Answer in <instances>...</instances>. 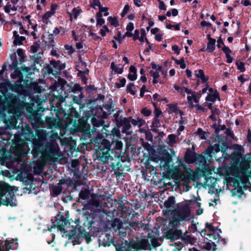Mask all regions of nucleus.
Here are the masks:
<instances>
[{
	"label": "nucleus",
	"instance_id": "nucleus-1",
	"mask_svg": "<svg viewBox=\"0 0 251 251\" xmlns=\"http://www.w3.org/2000/svg\"><path fill=\"white\" fill-rule=\"evenodd\" d=\"M90 142L96 147V159L99 163L109 164L117 178L124 176L125 166L122 163L125 161L118 151L123 148L122 142L118 139L110 141L99 132L97 133L96 137L90 139Z\"/></svg>",
	"mask_w": 251,
	"mask_h": 251
},
{
	"label": "nucleus",
	"instance_id": "nucleus-2",
	"mask_svg": "<svg viewBox=\"0 0 251 251\" xmlns=\"http://www.w3.org/2000/svg\"><path fill=\"white\" fill-rule=\"evenodd\" d=\"M59 137L57 132L53 133L47 137L46 131L41 130L37 134V138L32 139L31 153L33 158H42L43 159L54 161L59 156L60 148L57 142Z\"/></svg>",
	"mask_w": 251,
	"mask_h": 251
},
{
	"label": "nucleus",
	"instance_id": "nucleus-3",
	"mask_svg": "<svg viewBox=\"0 0 251 251\" xmlns=\"http://www.w3.org/2000/svg\"><path fill=\"white\" fill-rule=\"evenodd\" d=\"M7 109L8 113L12 115L10 119L5 120L6 123H9L10 126H16L17 119L24 113L25 110H26L27 113V118L31 122L32 126H35L36 124H48L46 120L44 121L41 118V114L34 110L33 102L25 103L23 105L21 103H17L15 101H11L8 104Z\"/></svg>",
	"mask_w": 251,
	"mask_h": 251
},
{
	"label": "nucleus",
	"instance_id": "nucleus-4",
	"mask_svg": "<svg viewBox=\"0 0 251 251\" xmlns=\"http://www.w3.org/2000/svg\"><path fill=\"white\" fill-rule=\"evenodd\" d=\"M79 121V115L73 107L70 108L69 114L60 110L56 113L55 118L47 117L46 119L48 126H80Z\"/></svg>",
	"mask_w": 251,
	"mask_h": 251
},
{
	"label": "nucleus",
	"instance_id": "nucleus-5",
	"mask_svg": "<svg viewBox=\"0 0 251 251\" xmlns=\"http://www.w3.org/2000/svg\"><path fill=\"white\" fill-rule=\"evenodd\" d=\"M151 244L148 239H141L138 242L126 240L121 244L115 245L116 251H142V250H151L160 245L158 239L153 238L151 239Z\"/></svg>",
	"mask_w": 251,
	"mask_h": 251
},
{
	"label": "nucleus",
	"instance_id": "nucleus-6",
	"mask_svg": "<svg viewBox=\"0 0 251 251\" xmlns=\"http://www.w3.org/2000/svg\"><path fill=\"white\" fill-rule=\"evenodd\" d=\"M15 207L18 205L14 187L5 182H0V206Z\"/></svg>",
	"mask_w": 251,
	"mask_h": 251
},
{
	"label": "nucleus",
	"instance_id": "nucleus-7",
	"mask_svg": "<svg viewBox=\"0 0 251 251\" xmlns=\"http://www.w3.org/2000/svg\"><path fill=\"white\" fill-rule=\"evenodd\" d=\"M171 215L172 217L169 225L172 227H175L180 222L190 220L191 210L188 205H183L177 209L172 210Z\"/></svg>",
	"mask_w": 251,
	"mask_h": 251
},
{
	"label": "nucleus",
	"instance_id": "nucleus-8",
	"mask_svg": "<svg viewBox=\"0 0 251 251\" xmlns=\"http://www.w3.org/2000/svg\"><path fill=\"white\" fill-rule=\"evenodd\" d=\"M73 229L69 230V233L66 236L68 237L69 240H72L73 245H80L81 243L80 240L81 237L85 239L87 244H89L91 242V236L85 229H81L80 227L77 228V225L73 226Z\"/></svg>",
	"mask_w": 251,
	"mask_h": 251
},
{
	"label": "nucleus",
	"instance_id": "nucleus-9",
	"mask_svg": "<svg viewBox=\"0 0 251 251\" xmlns=\"http://www.w3.org/2000/svg\"><path fill=\"white\" fill-rule=\"evenodd\" d=\"M12 151L17 157H24L27 153L28 146L25 141L20 134H15L14 139L12 140Z\"/></svg>",
	"mask_w": 251,
	"mask_h": 251
},
{
	"label": "nucleus",
	"instance_id": "nucleus-10",
	"mask_svg": "<svg viewBox=\"0 0 251 251\" xmlns=\"http://www.w3.org/2000/svg\"><path fill=\"white\" fill-rule=\"evenodd\" d=\"M217 138L218 143L214 144L213 146H210L205 151V154L210 158L212 157L213 154L219 152L220 151H221L223 154H226L227 149L229 148L225 136L220 138L219 135H217Z\"/></svg>",
	"mask_w": 251,
	"mask_h": 251
},
{
	"label": "nucleus",
	"instance_id": "nucleus-11",
	"mask_svg": "<svg viewBox=\"0 0 251 251\" xmlns=\"http://www.w3.org/2000/svg\"><path fill=\"white\" fill-rule=\"evenodd\" d=\"M174 170L179 174V176L181 180L188 183L192 179V171L191 169L187 167L186 165L183 161L180 160L178 165L174 167Z\"/></svg>",
	"mask_w": 251,
	"mask_h": 251
},
{
	"label": "nucleus",
	"instance_id": "nucleus-12",
	"mask_svg": "<svg viewBox=\"0 0 251 251\" xmlns=\"http://www.w3.org/2000/svg\"><path fill=\"white\" fill-rule=\"evenodd\" d=\"M156 159L160 160L161 165L165 169H169L170 167V163L172 161V155L169 153L168 150L165 147L160 148L157 152Z\"/></svg>",
	"mask_w": 251,
	"mask_h": 251
},
{
	"label": "nucleus",
	"instance_id": "nucleus-13",
	"mask_svg": "<svg viewBox=\"0 0 251 251\" xmlns=\"http://www.w3.org/2000/svg\"><path fill=\"white\" fill-rule=\"evenodd\" d=\"M114 204H115L117 210L119 211L118 216L125 219L124 221H126V219L128 220L129 218L133 217L131 209L129 207L125 206L123 201L115 199L114 201Z\"/></svg>",
	"mask_w": 251,
	"mask_h": 251
},
{
	"label": "nucleus",
	"instance_id": "nucleus-14",
	"mask_svg": "<svg viewBox=\"0 0 251 251\" xmlns=\"http://www.w3.org/2000/svg\"><path fill=\"white\" fill-rule=\"evenodd\" d=\"M117 114L115 115V119L117 123L120 122L121 126H143L145 124V121L141 119L137 118V120L133 119L131 117L128 118H122L120 119L116 116Z\"/></svg>",
	"mask_w": 251,
	"mask_h": 251
},
{
	"label": "nucleus",
	"instance_id": "nucleus-15",
	"mask_svg": "<svg viewBox=\"0 0 251 251\" xmlns=\"http://www.w3.org/2000/svg\"><path fill=\"white\" fill-rule=\"evenodd\" d=\"M56 224L54 226H56L57 229L61 232H64V233L67 232L68 231L65 230L64 227L68 224L70 225L71 222L69 220H67L64 216L61 214L60 213H58L55 217Z\"/></svg>",
	"mask_w": 251,
	"mask_h": 251
},
{
	"label": "nucleus",
	"instance_id": "nucleus-16",
	"mask_svg": "<svg viewBox=\"0 0 251 251\" xmlns=\"http://www.w3.org/2000/svg\"><path fill=\"white\" fill-rule=\"evenodd\" d=\"M70 126H0L1 128L5 129H26L30 131L32 129H37L39 128H47V129H68Z\"/></svg>",
	"mask_w": 251,
	"mask_h": 251
},
{
	"label": "nucleus",
	"instance_id": "nucleus-17",
	"mask_svg": "<svg viewBox=\"0 0 251 251\" xmlns=\"http://www.w3.org/2000/svg\"><path fill=\"white\" fill-rule=\"evenodd\" d=\"M251 167V161H245L240 163L239 167L237 169V176H246L249 174V170Z\"/></svg>",
	"mask_w": 251,
	"mask_h": 251
},
{
	"label": "nucleus",
	"instance_id": "nucleus-18",
	"mask_svg": "<svg viewBox=\"0 0 251 251\" xmlns=\"http://www.w3.org/2000/svg\"><path fill=\"white\" fill-rule=\"evenodd\" d=\"M74 128L78 129L82 132V135L84 138L88 137L91 138L92 135L95 134L96 133V126H92V128H91V126H73ZM99 127V126H96Z\"/></svg>",
	"mask_w": 251,
	"mask_h": 251
},
{
	"label": "nucleus",
	"instance_id": "nucleus-19",
	"mask_svg": "<svg viewBox=\"0 0 251 251\" xmlns=\"http://www.w3.org/2000/svg\"><path fill=\"white\" fill-rule=\"evenodd\" d=\"M176 227H172V228L169 229L167 232V238L170 239L172 241L182 237L181 230L177 229Z\"/></svg>",
	"mask_w": 251,
	"mask_h": 251
},
{
	"label": "nucleus",
	"instance_id": "nucleus-20",
	"mask_svg": "<svg viewBox=\"0 0 251 251\" xmlns=\"http://www.w3.org/2000/svg\"><path fill=\"white\" fill-rule=\"evenodd\" d=\"M77 67L78 68L77 75L81 77L82 80L85 82L86 81L85 75L89 73V70L86 68V63L81 61L77 65Z\"/></svg>",
	"mask_w": 251,
	"mask_h": 251
},
{
	"label": "nucleus",
	"instance_id": "nucleus-21",
	"mask_svg": "<svg viewBox=\"0 0 251 251\" xmlns=\"http://www.w3.org/2000/svg\"><path fill=\"white\" fill-rule=\"evenodd\" d=\"M200 155L196 153L195 151L188 149L185 153L184 158L187 163H193L198 159V156Z\"/></svg>",
	"mask_w": 251,
	"mask_h": 251
},
{
	"label": "nucleus",
	"instance_id": "nucleus-22",
	"mask_svg": "<svg viewBox=\"0 0 251 251\" xmlns=\"http://www.w3.org/2000/svg\"><path fill=\"white\" fill-rule=\"evenodd\" d=\"M175 202V198L173 196L169 197L168 199L165 201L164 205L167 209L163 211L164 214H171V211L172 210H171L170 208L174 207Z\"/></svg>",
	"mask_w": 251,
	"mask_h": 251
},
{
	"label": "nucleus",
	"instance_id": "nucleus-23",
	"mask_svg": "<svg viewBox=\"0 0 251 251\" xmlns=\"http://www.w3.org/2000/svg\"><path fill=\"white\" fill-rule=\"evenodd\" d=\"M233 182V186H235L236 184V187L234 189L231 190V193L232 194V196L234 197L236 195V193L239 194L238 197L239 198H241L242 196L244 194V190L242 188V187L240 185V182L237 179H234Z\"/></svg>",
	"mask_w": 251,
	"mask_h": 251
},
{
	"label": "nucleus",
	"instance_id": "nucleus-24",
	"mask_svg": "<svg viewBox=\"0 0 251 251\" xmlns=\"http://www.w3.org/2000/svg\"><path fill=\"white\" fill-rule=\"evenodd\" d=\"M153 104L155 108L153 111V114H154V120L152 122V125H160V123L159 119L162 116V115H163L162 112L159 108H158L156 107V104L155 103H153Z\"/></svg>",
	"mask_w": 251,
	"mask_h": 251
},
{
	"label": "nucleus",
	"instance_id": "nucleus-25",
	"mask_svg": "<svg viewBox=\"0 0 251 251\" xmlns=\"http://www.w3.org/2000/svg\"><path fill=\"white\" fill-rule=\"evenodd\" d=\"M238 178L237 180L239 181V182H241L243 185L244 187L246 188H249L250 192H251V183L249 181V179L250 177L246 176H236Z\"/></svg>",
	"mask_w": 251,
	"mask_h": 251
},
{
	"label": "nucleus",
	"instance_id": "nucleus-26",
	"mask_svg": "<svg viewBox=\"0 0 251 251\" xmlns=\"http://www.w3.org/2000/svg\"><path fill=\"white\" fill-rule=\"evenodd\" d=\"M13 37L14 38V44L16 45H22L23 42L25 40V38L23 36H20L17 31L13 32Z\"/></svg>",
	"mask_w": 251,
	"mask_h": 251
},
{
	"label": "nucleus",
	"instance_id": "nucleus-27",
	"mask_svg": "<svg viewBox=\"0 0 251 251\" xmlns=\"http://www.w3.org/2000/svg\"><path fill=\"white\" fill-rule=\"evenodd\" d=\"M111 226L114 229L120 230L123 226V223L120 219L115 218L113 220Z\"/></svg>",
	"mask_w": 251,
	"mask_h": 251
},
{
	"label": "nucleus",
	"instance_id": "nucleus-28",
	"mask_svg": "<svg viewBox=\"0 0 251 251\" xmlns=\"http://www.w3.org/2000/svg\"><path fill=\"white\" fill-rule=\"evenodd\" d=\"M208 43L207 44V46L206 48V50L211 52H213L215 50V44L216 43V40L214 39H212L210 37V35H208Z\"/></svg>",
	"mask_w": 251,
	"mask_h": 251
},
{
	"label": "nucleus",
	"instance_id": "nucleus-29",
	"mask_svg": "<svg viewBox=\"0 0 251 251\" xmlns=\"http://www.w3.org/2000/svg\"><path fill=\"white\" fill-rule=\"evenodd\" d=\"M70 141L67 147L68 151L71 152L75 151L76 152L79 151V148L78 147L76 148V140L72 138Z\"/></svg>",
	"mask_w": 251,
	"mask_h": 251
},
{
	"label": "nucleus",
	"instance_id": "nucleus-30",
	"mask_svg": "<svg viewBox=\"0 0 251 251\" xmlns=\"http://www.w3.org/2000/svg\"><path fill=\"white\" fill-rule=\"evenodd\" d=\"M200 97L198 96L195 92L191 93L190 95L187 96V100L192 107H194L192 103V100L195 102L198 103L199 101Z\"/></svg>",
	"mask_w": 251,
	"mask_h": 251
},
{
	"label": "nucleus",
	"instance_id": "nucleus-31",
	"mask_svg": "<svg viewBox=\"0 0 251 251\" xmlns=\"http://www.w3.org/2000/svg\"><path fill=\"white\" fill-rule=\"evenodd\" d=\"M105 237L102 240V245L104 247H108L114 242V239L107 233L105 234Z\"/></svg>",
	"mask_w": 251,
	"mask_h": 251
},
{
	"label": "nucleus",
	"instance_id": "nucleus-32",
	"mask_svg": "<svg viewBox=\"0 0 251 251\" xmlns=\"http://www.w3.org/2000/svg\"><path fill=\"white\" fill-rule=\"evenodd\" d=\"M70 100H71L70 102V104H72V102L79 104V100L78 98L77 97L74 95H71L70 96L66 97L62 102L66 103L67 101L69 102Z\"/></svg>",
	"mask_w": 251,
	"mask_h": 251
},
{
	"label": "nucleus",
	"instance_id": "nucleus-33",
	"mask_svg": "<svg viewBox=\"0 0 251 251\" xmlns=\"http://www.w3.org/2000/svg\"><path fill=\"white\" fill-rule=\"evenodd\" d=\"M4 11L9 13L11 11H16L18 10V7L15 5H12L10 2H8L6 4V5L4 7Z\"/></svg>",
	"mask_w": 251,
	"mask_h": 251
},
{
	"label": "nucleus",
	"instance_id": "nucleus-34",
	"mask_svg": "<svg viewBox=\"0 0 251 251\" xmlns=\"http://www.w3.org/2000/svg\"><path fill=\"white\" fill-rule=\"evenodd\" d=\"M162 71H154L151 70L150 72V75L153 77V79L152 80V83L155 84L157 83L158 80L157 78L159 77L160 75L159 73Z\"/></svg>",
	"mask_w": 251,
	"mask_h": 251
},
{
	"label": "nucleus",
	"instance_id": "nucleus-35",
	"mask_svg": "<svg viewBox=\"0 0 251 251\" xmlns=\"http://www.w3.org/2000/svg\"><path fill=\"white\" fill-rule=\"evenodd\" d=\"M195 73L196 76L203 82H206L208 80V77H206L204 75L203 71L202 70L200 69L198 71H195Z\"/></svg>",
	"mask_w": 251,
	"mask_h": 251
},
{
	"label": "nucleus",
	"instance_id": "nucleus-36",
	"mask_svg": "<svg viewBox=\"0 0 251 251\" xmlns=\"http://www.w3.org/2000/svg\"><path fill=\"white\" fill-rule=\"evenodd\" d=\"M92 124L93 126H105L104 124V122L102 121V120L98 117V119L95 117H93L92 119Z\"/></svg>",
	"mask_w": 251,
	"mask_h": 251
},
{
	"label": "nucleus",
	"instance_id": "nucleus-37",
	"mask_svg": "<svg viewBox=\"0 0 251 251\" xmlns=\"http://www.w3.org/2000/svg\"><path fill=\"white\" fill-rule=\"evenodd\" d=\"M90 192L87 189L82 190L79 194V198L83 200H85L89 198Z\"/></svg>",
	"mask_w": 251,
	"mask_h": 251
},
{
	"label": "nucleus",
	"instance_id": "nucleus-38",
	"mask_svg": "<svg viewBox=\"0 0 251 251\" xmlns=\"http://www.w3.org/2000/svg\"><path fill=\"white\" fill-rule=\"evenodd\" d=\"M218 97V94L217 93H214L212 94H209L206 97L205 100L207 101H211L214 102L215 101H216Z\"/></svg>",
	"mask_w": 251,
	"mask_h": 251
},
{
	"label": "nucleus",
	"instance_id": "nucleus-39",
	"mask_svg": "<svg viewBox=\"0 0 251 251\" xmlns=\"http://www.w3.org/2000/svg\"><path fill=\"white\" fill-rule=\"evenodd\" d=\"M82 12V10L79 7H75L73 9V13H69L70 18L72 19V15L74 16L75 19H76L78 16L80 14V13Z\"/></svg>",
	"mask_w": 251,
	"mask_h": 251
},
{
	"label": "nucleus",
	"instance_id": "nucleus-40",
	"mask_svg": "<svg viewBox=\"0 0 251 251\" xmlns=\"http://www.w3.org/2000/svg\"><path fill=\"white\" fill-rule=\"evenodd\" d=\"M233 152L242 155L243 153L244 152V149L241 145H235Z\"/></svg>",
	"mask_w": 251,
	"mask_h": 251
},
{
	"label": "nucleus",
	"instance_id": "nucleus-41",
	"mask_svg": "<svg viewBox=\"0 0 251 251\" xmlns=\"http://www.w3.org/2000/svg\"><path fill=\"white\" fill-rule=\"evenodd\" d=\"M62 189H63V188H62V186H59V185L54 186L52 188V191L53 194L54 195L58 196L61 194V193L62 191Z\"/></svg>",
	"mask_w": 251,
	"mask_h": 251
},
{
	"label": "nucleus",
	"instance_id": "nucleus-42",
	"mask_svg": "<svg viewBox=\"0 0 251 251\" xmlns=\"http://www.w3.org/2000/svg\"><path fill=\"white\" fill-rule=\"evenodd\" d=\"M241 157V155L234 152H232L230 155V159L236 163L239 162Z\"/></svg>",
	"mask_w": 251,
	"mask_h": 251
},
{
	"label": "nucleus",
	"instance_id": "nucleus-43",
	"mask_svg": "<svg viewBox=\"0 0 251 251\" xmlns=\"http://www.w3.org/2000/svg\"><path fill=\"white\" fill-rule=\"evenodd\" d=\"M101 110L103 111L104 113H107V114H109L111 113V112L113 111V107H112L111 105L106 104L104 105L103 107L101 108Z\"/></svg>",
	"mask_w": 251,
	"mask_h": 251
},
{
	"label": "nucleus",
	"instance_id": "nucleus-44",
	"mask_svg": "<svg viewBox=\"0 0 251 251\" xmlns=\"http://www.w3.org/2000/svg\"><path fill=\"white\" fill-rule=\"evenodd\" d=\"M146 168L147 171H149V173L151 174V175L155 174L156 170L155 168L152 165H151L150 163H147L146 164Z\"/></svg>",
	"mask_w": 251,
	"mask_h": 251
},
{
	"label": "nucleus",
	"instance_id": "nucleus-45",
	"mask_svg": "<svg viewBox=\"0 0 251 251\" xmlns=\"http://www.w3.org/2000/svg\"><path fill=\"white\" fill-rule=\"evenodd\" d=\"M51 64L53 65L56 70L60 71L64 68V66L63 65L60 64V61H52L51 62Z\"/></svg>",
	"mask_w": 251,
	"mask_h": 251
},
{
	"label": "nucleus",
	"instance_id": "nucleus-46",
	"mask_svg": "<svg viewBox=\"0 0 251 251\" xmlns=\"http://www.w3.org/2000/svg\"><path fill=\"white\" fill-rule=\"evenodd\" d=\"M102 17V14H100V13H97L96 14V19L97 21V25H103L105 21L103 19L101 18Z\"/></svg>",
	"mask_w": 251,
	"mask_h": 251
},
{
	"label": "nucleus",
	"instance_id": "nucleus-47",
	"mask_svg": "<svg viewBox=\"0 0 251 251\" xmlns=\"http://www.w3.org/2000/svg\"><path fill=\"white\" fill-rule=\"evenodd\" d=\"M167 106L169 107L170 111H171V112H176V113H177L178 112L179 113L181 114V112L178 109V107H177L176 104H167Z\"/></svg>",
	"mask_w": 251,
	"mask_h": 251
},
{
	"label": "nucleus",
	"instance_id": "nucleus-48",
	"mask_svg": "<svg viewBox=\"0 0 251 251\" xmlns=\"http://www.w3.org/2000/svg\"><path fill=\"white\" fill-rule=\"evenodd\" d=\"M108 21L110 25H114L116 27L118 26L119 23L118 20L115 18H112V17H109L108 18Z\"/></svg>",
	"mask_w": 251,
	"mask_h": 251
},
{
	"label": "nucleus",
	"instance_id": "nucleus-49",
	"mask_svg": "<svg viewBox=\"0 0 251 251\" xmlns=\"http://www.w3.org/2000/svg\"><path fill=\"white\" fill-rule=\"evenodd\" d=\"M71 139L72 137L63 138L61 140V145L65 146V148H67Z\"/></svg>",
	"mask_w": 251,
	"mask_h": 251
},
{
	"label": "nucleus",
	"instance_id": "nucleus-50",
	"mask_svg": "<svg viewBox=\"0 0 251 251\" xmlns=\"http://www.w3.org/2000/svg\"><path fill=\"white\" fill-rule=\"evenodd\" d=\"M236 65L237 68L241 72H244L245 71L244 63L242 62H236Z\"/></svg>",
	"mask_w": 251,
	"mask_h": 251
},
{
	"label": "nucleus",
	"instance_id": "nucleus-51",
	"mask_svg": "<svg viewBox=\"0 0 251 251\" xmlns=\"http://www.w3.org/2000/svg\"><path fill=\"white\" fill-rule=\"evenodd\" d=\"M145 138L146 140L153 143V135L151 131H146L145 132Z\"/></svg>",
	"mask_w": 251,
	"mask_h": 251
},
{
	"label": "nucleus",
	"instance_id": "nucleus-52",
	"mask_svg": "<svg viewBox=\"0 0 251 251\" xmlns=\"http://www.w3.org/2000/svg\"><path fill=\"white\" fill-rule=\"evenodd\" d=\"M13 159V157L11 155H6L3 157L1 158L0 161L1 162V165H5L6 163V160L7 159Z\"/></svg>",
	"mask_w": 251,
	"mask_h": 251
},
{
	"label": "nucleus",
	"instance_id": "nucleus-53",
	"mask_svg": "<svg viewBox=\"0 0 251 251\" xmlns=\"http://www.w3.org/2000/svg\"><path fill=\"white\" fill-rule=\"evenodd\" d=\"M138 39L142 42H143L145 41H146V42L148 44H149L148 40L147 39V38L146 37V32H145V30H142V32H141V37H139Z\"/></svg>",
	"mask_w": 251,
	"mask_h": 251
},
{
	"label": "nucleus",
	"instance_id": "nucleus-54",
	"mask_svg": "<svg viewBox=\"0 0 251 251\" xmlns=\"http://www.w3.org/2000/svg\"><path fill=\"white\" fill-rule=\"evenodd\" d=\"M91 5L94 8L96 9H97V7H98L99 9L101 6L100 2L99 0H93L91 3Z\"/></svg>",
	"mask_w": 251,
	"mask_h": 251
},
{
	"label": "nucleus",
	"instance_id": "nucleus-55",
	"mask_svg": "<svg viewBox=\"0 0 251 251\" xmlns=\"http://www.w3.org/2000/svg\"><path fill=\"white\" fill-rule=\"evenodd\" d=\"M168 139L169 142L172 144H176V135L174 134L169 135Z\"/></svg>",
	"mask_w": 251,
	"mask_h": 251
},
{
	"label": "nucleus",
	"instance_id": "nucleus-56",
	"mask_svg": "<svg viewBox=\"0 0 251 251\" xmlns=\"http://www.w3.org/2000/svg\"><path fill=\"white\" fill-rule=\"evenodd\" d=\"M39 45L37 44H34L30 47V51L33 53H35L39 50Z\"/></svg>",
	"mask_w": 251,
	"mask_h": 251
},
{
	"label": "nucleus",
	"instance_id": "nucleus-57",
	"mask_svg": "<svg viewBox=\"0 0 251 251\" xmlns=\"http://www.w3.org/2000/svg\"><path fill=\"white\" fill-rule=\"evenodd\" d=\"M205 227H206L210 232H215L216 231V228L212 224L206 223L205 224Z\"/></svg>",
	"mask_w": 251,
	"mask_h": 251
},
{
	"label": "nucleus",
	"instance_id": "nucleus-58",
	"mask_svg": "<svg viewBox=\"0 0 251 251\" xmlns=\"http://www.w3.org/2000/svg\"><path fill=\"white\" fill-rule=\"evenodd\" d=\"M176 63L180 65V67L181 69H184L186 67V65L184 63V59L182 58L180 59L179 60H176Z\"/></svg>",
	"mask_w": 251,
	"mask_h": 251
},
{
	"label": "nucleus",
	"instance_id": "nucleus-59",
	"mask_svg": "<svg viewBox=\"0 0 251 251\" xmlns=\"http://www.w3.org/2000/svg\"><path fill=\"white\" fill-rule=\"evenodd\" d=\"M70 182H72V180H68L66 179H61L59 180L57 185L62 186L63 184H66L68 185Z\"/></svg>",
	"mask_w": 251,
	"mask_h": 251
},
{
	"label": "nucleus",
	"instance_id": "nucleus-60",
	"mask_svg": "<svg viewBox=\"0 0 251 251\" xmlns=\"http://www.w3.org/2000/svg\"><path fill=\"white\" fill-rule=\"evenodd\" d=\"M207 235L209 238H213L214 240H217V239H220L221 238L220 235L219 234V233H217V234H215V232H213L212 233L207 234Z\"/></svg>",
	"mask_w": 251,
	"mask_h": 251
},
{
	"label": "nucleus",
	"instance_id": "nucleus-61",
	"mask_svg": "<svg viewBox=\"0 0 251 251\" xmlns=\"http://www.w3.org/2000/svg\"><path fill=\"white\" fill-rule=\"evenodd\" d=\"M108 8L107 7H103L101 6L99 8V12L98 13H100V14H102V12H104V16H107L108 15L109 13L108 12Z\"/></svg>",
	"mask_w": 251,
	"mask_h": 251
},
{
	"label": "nucleus",
	"instance_id": "nucleus-62",
	"mask_svg": "<svg viewBox=\"0 0 251 251\" xmlns=\"http://www.w3.org/2000/svg\"><path fill=\"white\" fill-rule=\"evenodd\" d=\"M133 86V83H130L128 84L127 86L126 90L128 92L130 93L131 95H135V92L132 89V87Z\"/></svg>",
	"mask_w": 251,
	"mask_h": 251
},
{
	"label": "nucleus",
	"instance_id": "nucleus-63",
	"mask_svg": "<svg viewBox=\"0 0 251 251\" xmlns=\"http://www.w3.org/2000/svg\"><path fill=\"white\" fill-rule=\"evenodd\" d=\"M141 112L145 116H149L151 113V110L147 109V108H144Z\"/></svg>",
	"mask_w": 251,
	"mask_h": 251
},
{
	"label": "nucleus",
	"instance_id": "nucleus-64",
	"mask_svg": "<svg viewBox=\"0 0 251 251\" xmlns=\"http://www.w3.org/2000/svg\"><path fill=\"white\" fill-rule=\"evenodd\" d=\"M123 128L122 130V132L123 133H125L127 135L130 134L131 131H130V128L131 126H122Z\"/></svg>",
	"mask_w": 251,
	"mask_h": 251
}]
</instances>
